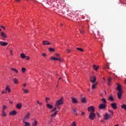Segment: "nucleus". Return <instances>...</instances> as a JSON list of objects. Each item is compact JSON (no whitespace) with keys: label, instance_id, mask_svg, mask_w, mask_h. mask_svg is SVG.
<instances>
[{"label":"nucleus","instance_id":"nucleus-1","mask_svg":"<svg viewBox=\"0 0 126 126\" xmlns=\"http://www.w3.org/2000/svg\"><path fill=\"white\" fill-rule=\"evenodd\" d=\"M63 104V97H61L60 99L58 100L56 103V107H60L61 105Z\"/></svg>","mask_w":126,"mask_h":126},{"label":"nucleus","instance_id":"nucleus-2","mask_svg":"<svg viewBox=\"0 0 126 126\" xmlns=\"http://www.w3.org/2000/svg\"><path fill=\"white\" fill-rule=\"evenodd\" d=\"M90 120L93 121L94 119H96V114L94 112H91L89 116Z\"/></svg>","mask_w":126,"mask_h":126},{"label":"nucleus","instance_id":"nucleus-3","mask_svg":"<svg viewBox=\"0 0 126 126\" xmlns=\"http://www.w3.org/2000/svg\"><path fill=\"white\" fill-rule=\"evenodd\" d=\"M88 111L91 113H94L95 112V108L94 106H90L88 108Z\"/></svg>","mask_w":126,"mask_h":126},{"label":"nucleus","instance_id":"nucleus-4","mask_svg":"<svg viewBox=\"0 0 126 126\" xmlns=\"http://www.w3.org/2000/svg\"><path fill=\"white\" fill-rule=\"evenodd\" d=\"M90 81L92 83H95V82L96 81V77L95 76H91Z\"/></svg>","mask_w":126,"mask_h":126},{"label":"nucleus","instance_id":"nucleus-5","mask_svg":"<svg viewBox=\"0 0 126 126\" xmlns=\"http://www.w3.org/2000/svg\"><path fill=\"white\" fill-rule=\"evenodd\" d=\"M111 106L113 110H117L118 108L117 107V103L115 102L111 103Z\"/></svg>","mask_w":126,"mask_h":126},{"label":"nucleus","instance_id":"nucleus-6","mask_svg":"<svg viewBox=\"0 0 126 126\" xmlns=\"http://www.w3.org/2000/svg\"><path fill=\"white\" fill-rule=\"evenodd\" d=\"M99 110H103V109H106V104H100L99 106Z\"/></svg>","mask_w":126,"mask_h":126},{"label":"nucleus","instance_id":"nucleus-7","mask_svg":"<svg viewBox=\"0 0 126 126\" xmlns=\"http://www.w3.org/2000/svg\"><path fill=\"white\" fill-rule=\"evenodd\" d=\"M17 114V112L15 110H13L9 113L10 116H15Z\"/></svg>","mask_w":126,"mask_h":126},{"label":"nucleus","instance_id":"nucleus-8","mask_svg":"<svg viewBox=\"0 0 126 126\" xmlns=\"http://www.w3.org/2000/svg\"><path fill=\"white\" fill-rule=\"evenodd\" d=\"M43 45H44V46H46V45L49 46V45H51V42H50L47 40H44L43 41Z\"/></svg>","mask_w":126,"mask_h":126},{"label":"nucleus","instance_id":"nucleus-9","mask_svg":"<svg viewBox=\"0 0 126 126\" xmlns=\"http://www.w3.org/2000/svg\"><path fill=\"white\" fill-rule=\"evenodd\" d=\"M0 45H1V46L5 47L7 45H8V43L7 42H3V41H0Z\"/></svg>","mask_w":126,"mask_h":126},{"label":"nucleus","instance_id":"nucleus-10","mask_svg":"<svg viewBox=\"0 0 126 126\" xmlns=\"http://www.w3.org/2000/svg\"><path fill=\"white\" fill-rule=\"evenodd\" d=\"M117 90L119 92H122V86H121V85H120V84H117Z\"/></svg>","mask_w":126,"mask_h":126},{"label":"nucleus","instance_id":"nucleus-11","mask_svg":"<svg viewBox=\"0 0 126 126\" xmlns=\"http://www.w3.org/2000/svg\"><path fill=\"white\" fill-rule=\"evenodd\" d=\"M104 120H108L109 119H111V117H110V116H109V115L107 114V113H106L104 115Z\"/></svg>","mask_w":126,"mask_h":126},{"label":"nucleus","instance_id":"nucleus-12","mask_svg":"<svg viewBox=\"0 0 126 126\" xmlns=\"http://www.w3.org/2000/svg\"><path fill=\"white\" fill-rule=\"evenodd\" d=\"M123 95V94L122 93V92H119L117 93L118 98L120 99H122V95Z\"/></svg>","mask_w":126,"mask_h":126},{"label":"nucleus","instance_id":"nucleus-13","mask_svg":"<svg viewBox=\"0 0 126 126\" xmlns=\"http://www.w3.org/2000/svg\"><path fill=\"white\" fill-rule=\"evenodd\" d=\"M1 36L5 39L7 38V35H6V34H5V33L2 32H1Z\"/></svg>","mask_w":126,"mask_h":126},{"label":"nucleus","instance_id":"nucleus-14","mask_svg":"<svg viewBox=\"0 0 126 126\" xmlns=\"http://www.w3.org/2000/svg\"><path fill=\"white\" fill-rule=\"evenodd\" d=\"M71 99L72 103H74V104H76L77 103H78V101H77V99H76L75 98L71 97Z\"/></svg>","mask_w":126,"mask_h":126},{"label":"nucleus","instance_id":"nucleus-15","mask_svg":"<svg viewBox=\"0 0 126 126\" xmlns=\"http://www.w3.org/2000/svg\"><path fill=\"white\" fill-rule=\"evenodd\" d=\"M13 81H14V83L15 84H18V83H19V81H18V79H17V78H15L14 79H13Z\"/></svg>","mask_w":126,"mask_h":126},{"label":"nucleus","instance_id":"nucleus-16","mask_svg":"<svg viewBox=\"0 0 126 126\" xmlns=\"http://www.w3.org/2000/svg\"><path fill=\"white\" fill-rule=\"evenodd\" d=\"M5 90L6 91H7V92H8V93H10L11 92V90H10V88H9V86L7 85L6 88H5Z\"/></svg>","mask_w":126,"mask_h":126},{"label":"nucleus","instance_id":"nucleus-17","mask_svg":"<svg viewBox=\"0 0 126 126\" xmlns=\"http://www.w3.org/2000/svg\"><path fill=\"white\" fill-rule=\"evenodd\" d=\"M93 67L94 69V70H95V71H97V70H98V69H99V66H96L95 64H94L93 66Z\"/></svg>","mask_w":126,"mask_h":126},{"label":"nucleus","instance_id":"nucleus-18","mask_svg":"<svg viewBox=\"0 0 126 126\" xmlns=\"http://www.w3.org/2000/svg\"><path fill=\"white\" fill-rule=\"evenodd\" d=\"M29 117H30V113H28L25 116V120H28L29 119Z\"/></svg>","mask_w":126,"mask_h":126},{"label":"nucleus","instance_id":"nucleus-19","mask_svg":"<svg viewBox=\"0 0 126 126\" xmlns=\"http://www.w3.org/2000/svg\"><path fill=\"white\" fill-rule=\"evenodd\" d=\"M21 107H22V105L21 104V103H18L16 105V108L17 109H21Z\"/></svg>","mask_w":126,"mask_h":126},{"label":"nucleus","instance_id":"nucleus-20","mask_svg":"<svg viewBox=\"0 0 126 126\" xmlns=\"http://www.w3.org/2000/svg\"><path fill=\"white\" fill-rule=\"evenodd\" d=\"M58 112H59V111H56L53 114H52V115H51V117H52V119H53L54 117H56L57 114H58Z\"/></svg>","mask_w":126,"mask_h":126},{"label":"nucleus","instance_id":"nucleus-21","mask_svg":"<svg viewBox=\"0 0 126 126\" xmlns=\"http://www.w3.org/2000/svg\"><path fill=\"white\" fill-rule=\"evenodd\" d=\"M51 59V60H53L54 61H59L60 62H62V60L61 59L55 57H52Z\"/></svg>","mask_w":126,"mask_h":126},{"label":"nucleus","instance_id":"nucleus-22","mask_svg":"<svg viewBox=\"0 0 126 126\" xmlns=\"http://www.w3.org/2000/svg\"><path fill=\"white\" fill-rule=\"evenodd\" d=\"M46 107H47V108H48V109H53V105L50 104H46Z\"/></svg>","mask_w":126,"mask_h":126},{"label":"nucleus","instance_id":"nucleus-23","mask_svg":"<svg viewBox=\"0 0 126 126\" xmlns=\"http://www.w3.org/2000/svg\"><path fill=\"white\" fill-rule=\"evenodd\" d=\"M106 68L110 69V64L108 63L105 65V67L103 68V69H106Z\"/></svg>","mask_w":126,"mask_h":126},{"label":"nucleus","instance_id":"nucleus-24","mask_svg":"<svg viewBox=\"0 0 126 126\" xmlns=\"http://www.w3.org/2000/svg\"><path fill=\"white\" fill-rule=\"evenodd\" d=\"M12 71H14V72H15L16 73H18V70L15 68H11Z\"/></svg>","mask_w":126,"mask_h":126},{"label":"nucleus","instance_id":"nucleus-25","mask_svg":"<svg viewBox=\"0 0 126 126\" xmlns=\"http://www.w3.org/2000/svg\"><path fill=\"white\" fill-rule=\"evenodd\" d=\"M101 102H102V103H103L104 104H106V103H107V100H106L105 98H101Z\"/></svg>","mask_w":126,"mask_h":126},{"label":"nucleus","instance_id":"nucleus-26","mask_svg":"<svg viewBox=\"0 0 126 126\" xmlns=\"http://www.w3.org/2000/svg\"><path fill=\"white\" fill-rule=\"evenodd\" d=\"M2 117H6V112H5L4 111H2Z\"/></svg>","mask_w":126,"mask_h":126},{"label":"nucleus","instance_id":"nucleus-27","mask_svg":"<svg viewBox=\"0 0 126 126\" xmlns=\"http://www.w3.org/2000/svg\"><path fill=\"white\" fill-rule=\"evenodd\" d=\"M81 102L82 103H86V98H85V97H83L81 99Z\"/></svg>","mask_w":126,"mask_h":126},{"label":"nucleus","instance_id":"nucleus-28","mask_svg":"<svg viewBox=\"0 0 126 126\" xmlns=\"http://www.w3.org/2000/svg\"><path fill=\"white\" fill-rule=\"evenodd\" d=\"M26 57V56L25 55V54L22 53L21 54V58L22 59H25V57Z\"/></svg>","mask_w":126,"mask_h":126},{"label":"nucleus","instance_id":"nucleus-29","mask_svg":"<svg viewBox=\"0 0 126 126\" xmlns=\"http://www.w3.org/2000/svg\"><path fill=\"white\" fill-rule=\"evenodd\" d=\"M121 108L122 109H124V110H125V111H126V104H123V105H122Z\"/></svg>","mask_w":126,"mask_h":126},{"label":"nucleus","instance_id":"nucleus-30","mask_svg":"<svg viewBox=\"0 0 126 126\" xmlns=\"http://www.w3.org/2000/svg\"><path fill=\"white\" fill-rule=\"evenodd\" d=\"M96 84H97V83L93 84L92 87V89H95V88H96Z\"/></svg>","mask_w":126,"mask_h":126},{"label":"nucleus","instance_id":"nucleus-31","mask_svg":"<svg viewBox=\"0 0 126 126\" xmlns=\"http://www.w3.org/2000/svg\"><path fill=\"white\" fill-rule=\"evenodd\" d=\"M25 126H30L31 124L30 123H28V122H25Z\"/></svg>","mask_w":126,"mask_h":126},{"label":"nucleus","instance_id":"nucleus-32","mask_svg":"<svg viewBox=\"0 0 126 126\" xmlns=\"http://www.w3.org/2000/svg\"><path fill=\"white\" fill-rule=\"evenodd\" d=\"M38 123L36 121V120L34 121V122L32 123V126H36Z\"/></svg>","mask_w":126,"mask_h":126},{"label":"nucleus","instance_id":"nucleus-33","mask_svg":"<svg viewBox=\"0 0 126 126\" xmlns=\"http://www.w3.org/2000/svg\"><path fill=\"white\" fill-rule=\"evenodd\" d=\"M109 100H110V101H114V98H113V96H109Z\"/></svg>","mask_w":126,"mask_h":126},{"label":"nucleus","instance_id":"nucleus-34","mask_svg":"<svg viewBox=\"0 0 126 126\" xmlns=\"http://www.w3.org/2000/svg\"><path fill=\"white\" fill-rule=\"evenodd\" d=\"M22 90L24 91V93H28V92H29V91L27 89L26 90V89L23 88Z\"/></svg>","mask_w":126,"mask_h":126},{"label":"nucleus","instance_id":"nucleus-35","mask_svg":"<svg viewBox=\"0 0 126 126\" xmlns=\"http://www.w3.org/2000/svg\"><path fill=\"white\" fill-rule=\"evenodd\" d=\"M22 71L23 73H24V72H25V71H26V68H25L24 67H22Z\"/></svg>","mask_w":126,"mask_h":126},{"label":"nucleus","instance_id":"nucleus-36","mask_svg":"<svg viewBox=\"0 0 126 126\" xmlns=\"http://www.w3.org/2000/svg\"><path fill=\"white\" fill-rule=\"evenodd\" d=\"M49 52H54L55 49H54V48H50L49 49Z\"/></svg>","mask_w":126,"mask_h":126},{"label":"nucleus","instance_id":"nucleus-37","mask_svg":"<svg viewBox=\"0 0 126 126\" xmlns=\"http://www.w3.org/2000/svg\"><path fill=\"white\" fill-rule=\"evenodd\" d=\"M76 49L78 50V51H80V52H83V49H82V48H77Z\"/></svg>","mask_w":126,"mask_h":126},{"label":"nucleus","instance_id":"nucleus-38","mask_svg":"<svg viewBox=\"0 0 126 126\" xmlns=\"http://www.w3.org/2000/svg\"><path fill=\"white\" fill-rule=\"evenodd\" d=\"M72 110H73V113H74L75 115H76L77 116V112H76V109H73Z\"/></svg>","mask_w":126,"mask_h":126},{"label":"nucleus","instance_id":"nucleus-39","mask_svg":"<svg viewBox=\"0 0 126 126\" xmlns=\"http://www.w3.org/2000/svg\"><path fill=\"white\" fill-rule=\"evenodd\" d=\"M48 100H50V98L49 97H46L45 98V102H46V103H49V101H48Z\"/></svg>","mask_w":126,"mask_h":126},{"label":"nucleus","instance_id":"nucleus-40","mask_svg":"<svg viewBox=\"0 0 126 126\" xmlns=\"http://www.w3.org/2000/svg\"><path fill=\"white\" fill-rule=\"evenodd\" d=\"M71 126H76V123H75V122H73L72 123V125Z\"/></svg>","mask_w":126,"mask_h":126},{"label":"nucleus","instance_id":"nucleus-41","mask_svg":"<svg viewBox=\"0 0 126 126\" xmlns=\"http://www.w3.org/2000/svg\"><path fill=\"white\" fill-rule=\"evenodd\" d=\"M56 110H57V107H54L53 108V109L51 111V113L55 112V111H56Z\"/></svg>","mask_w":126,"mask_h":126},{"label":"nucleus","instance_id":"nucleus-42","mask_svg":"<svg viewBox=\"0 0 126 126\" xmlns=\"http://www.w3.org/2000/svg\"><path fill=\"white\" fill-rule=\"evenodd\" d=\"M25 59L27 60V61H29V60H30V58H29V56H26L25 57Z\"/></svg>","mask_w":126,"mask_h":126},{"label":"nucleus","instance_id":"nucleus-43","mask_svg":"<svg viewBox=\"0 0 126 126\" xmlns=\"http://www.w3.org/2000/svg\"><path fill=\"white\" fill-rule=\"evenodd\" d=\"M6 109V106L3 105L2 107V111H4Z\"/></svg>","mask_w":126,"mask_h":126},{"label":"nucleus","instance_id":"nucleus-44","mask_svg":"<svg viewBox=\"0 0 126 126\" xmlns=\"http://www.w3.org/2000/svg\"><path fill=\"white\" fill-rule=\"evenodd\" d=\"M36 102L37 103V104H38V105H39V106H42V102H39L38 100H37Z\"/></svg>","mask_w":126,"mask_h":126},{"label":"nucleus","instance_id":"nucleus-45","mask_svg":"<svg viewBox=\"0 0 126 126\" xmlns=\"http://www.w3.org/2000/svg\"><path fill=\"white\" fill-rule=\"evenodd\" d=\"M111 80H112V78L111 77H109L108 79V82H111Z\"/></svg>","mask_w":126,"mask_h":126},{"label":"nucleus","instance_id":"nucleus-46","mask_svg":"<svg viewBox=\"0 0 126 126\" xmlns=\"http://www.w3.org/2000/svg\"><path fill=\"white\" fill-rule=\"evenodd\" d=\"M109 112H110V113L111 114V115H114V112L112 110H109Z\"/></svg>","mask_w":126,"mask_h":126},{"label":"nucleus","instance_id":"nucleus-47","mask_svg":"<svg viewBox=\"0 0 126 126\" xmlns=\"http://www.w3.org/2000/svg\"><path fill=\"white\" fill-rule=\"evenodd\" d=\"M1 28H2L4 30H5V28L3 26H0Z\"/></svg>","mask_w":126,"mask_h":126},{"label":"nucleus","instance_id":"nucleus-48","mask_svg":"<svg viewBox=\"0 0 126 126\" xmlns=\"http://www.w3.org/2000/svg\"><path fill=\"white\" fill-rule=\"evenodd\" d=\"M96 115L97 116V117H98V118H100V114H99V113H96Z\"/></svg>","mask_w":126,"mask_h":126},{"label":"nucleus","instance_id":"nucleus-49","mask_svg":"<svg viewBox=\"0 0 126 126\" xmlns=\"http://www.w3.org/2000/svg\"><path fill=\"white\" fill-rule=\"evenodd\" d=\"M80 31L81 32V34H84V31H82V30H80Z\"/></svg>","mask_w":126,"mask_h":126},{"label":"nucleus","instance_id":"nucleus-50","mask_svg":"<svg viewBox=\"0 0 126 126\" xmlns=\"http://www.w3.org/2000/svg\"><path fill=\"white\" fill-rule=\"evenodd\" d=\"M42 56L43 57H46V54L45 53H43V54H42Z\"/></svg>","mask_w":126,"mask_h":126},{"label":"nucleus","instance_id":"nucleus-51","mask_svg":"<svg viewBox=\"0 0 126 126\" xmlns=\"http://www.w3.org/2000/svg\"><path fill=\"white\" fill-rule=\"evenodd\" d=\"M81 115H82V116H84V115H85V112H82Z\"/></svg>","mask_w":126,"mask_h":126},{"label":"nucleus","instance_id":"nucleus-52","mask_svg":"<svg viewBox=\"0 0 126 126\" xmlns=\"http://www.w3.org/2000/svg\"><path fill=\"white\" fill-rule=\"evenodd\" d=\"M10 53L11 56H13V54H12V50H10Z\"/></svg>","mask_w":126,"mask_h":126},{"label":"nucleus","instance_id":"nucleus-53","mask_svg":"<svg viewBox=\"0 0 126 126\" xmlns=\"http://www.w3.org/2000/svg\"><path fill=\"white\" fill-rule=\"evenodd\" d=\"M67 53H70V50L69 49H66Z\"/></svg>","mask_w":126,"mask_h":126},{"label":"nucleus","instance_id":"nucleus-54","mask_svg":"<svg viewBox=\"0 0 126 126\" xmlns=\"http://www.w3.org/2000/svg\"><path fill=\"white\" fill-rule=\"evenodd\" d=\"M4 93H6V92L4 91V90H3L2 91V94H4Z\"/></svg>","mask_w":126,"mask_h":126},{"label":"nucleus","instance_id":"nucleus-55","mask_svg":"<svg viewBox=\"0 0 126 126\" xmlns=\"http://www.w3.org/2000/svg\"><path fill=\"white\" fill-rule=\"evenodd\" d=\"M105 122V121L104 120V119H102L101 120V123H104Z\"/></svg>","mask_w":126,"mask_h":126},{"label":"nucleus","instance_id":"nucleus-56","mask_svg":"<svg viewBox=\"0 0 126 126\" xmlns=\"http://www.w3.org/2000/svg\"><path fill=\"white\" fill-rule=\"evenodd\" d=\"M25 120H26V119H25V118H24V119L23 121V122L24 124H25V123H27V122H25Z\"/></svg>","mask_w":126,"mask_h":126},{"label":"nucleus","instance_id":"nucleus-57","mask_svg":"<svg viewBox=\"0 0 126 126\" xmlns=\"http://www.w3.org/2000/svg\"><path fill=\"white\" fill-rule=\"evenodd\" d=\"M107 84L108 85H111V82H108Z\"/></svg>","mask_w":126,"mask_h":126},{"label":"nucleus","instance_id":"nucleus-58","mask_svg":"<svg viewBox=\"0 0 126 126\" xmlns=\"http://www.w3.org/2000/svg\"><path fill=\"white\" fill-rule=\"evenodd\" d=\"M55 56L56 57H59L60 55H59V54H56Z\"/></svg>","mask_w":126,"mask_h":126},{"label":"nucleus","instance_id":"nucleus-59","mask_svg":"<svg viewBox=\"0 0 126 126\" xmlns=\"http://www.w3.org/2000/svg\"><path fill=\"white\" fill-rule=\"evenodd\" d=\"M23 86H24L25 87V86H26V83H25L23 85Z\"/></svg>","mask_w":126,"mask_h":126},{"label":"nucleus","instance_id":"nucleus-60","mask_svg":"<svg viewBox=\"0 0 126 126\" xmlns=\"http://www.w3.org/2000/svg\"><path fill=\"white\" fill-rule=\"evenodd\" d=\"M16 1H17V2H19L20 1V0H15Z\"/></svg>","mask_w":126,"mask_h":126},{"label":"nucleus","instance_id":"nucleus-61","mask_svg":"<svg viewBox=\"0 0 126 126\" xmlns=\"http://www.w3.org/2000/svg\"><path fill=\"white\" fill-rule=\"evenodd\" d=\"M108 116H109V117H111V116H113V115H112V113H111V114H110L108 115Z\"/></svg>","mask_w":126,"mask_h":126},{"label":"nucleus","instance_id":"nucleus-62","mask_svg":"<svg viewBox=\"0 0 126 126\" xmlns=\"http://www.w3.org/2000/svg\"><path fill=\"white\" fill-rule=\"evenodd\" d=\"M10 104H12V101H9Z\"/></svg>","mask_w":126,"mask_h":126},{"label":"nucleus","instance_id":"nucleus-63","mask_svg":"<svg viewBox=\"0 0 126 126\" xmlns=\"http://www.w3.org/2000/svg\"><path fill=\"white\" fill-rule=\"evenodd\" d=\"M61 79H62V77H60V78H59V80H61Z\"/></svg>","mask_w":126,"mask_h":126},{"label":"nucleus","instance_id":"nucleus-64","mask_svg":"<svg viewBox=\"0 0 126 126\" xmlns=\"http://www.w3.org/2000/svg\"><path fill=\"white\" fill-rule=\"evenodd\" d=\"M125 83H126V79H125Z\"/></svg>","mask_w":126,"mask_h":126}]
</instances>
